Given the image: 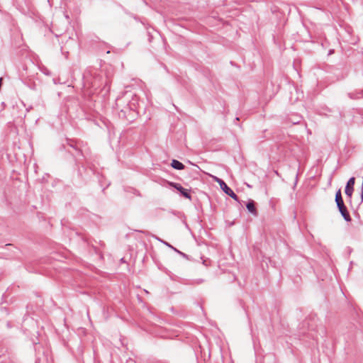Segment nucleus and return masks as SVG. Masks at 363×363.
Returning <instances> with one entry per match:
<instances>
[{
  "instance_id": "1",
  "label": "nucleus",
  "mask_w": 363,
  "mask_h": 363,
  "mask_svg": "<svg viewBox=\"0 0 363 363\" xmlns=\"http://www.w3.org/2000/svg\"><path fill=\"white\" fill-rule=\"evenodd\" d=\"M84 86L91 89L92 94L102 92L103 96H106L110 91V85L104 77L94 68H87L82 75Z\"/></svg>"
},
{
  "instance_id": "2",
  "label": "nucleus",
  "mask_w": 363,
  "mask_h": 363,
  "mask_svg": "<svg viewBox=\"0 0 363 363\" xmlns=\"http://www.w3.org/2000/svg\"><path fill=\"white\" fill-rule=\"evenodd\" d=\"M138 103V97L130 91H125L122 96L116 100V107L120 118L126 119L128 121L133 120L136 116L135 109Z\"/></svg>"
},
{
  "instance_id": "3",
  "label": "nucleus",
  "mask_w": 363,
  "mask_h": 363,
  "mask_svg": "<svg viewBox=\"0 0 363 363\" xmlns=\"http://www.w3.org/2000/svg\"><path fill=\"white\" fill-rule=\"evenodd\" d=\"M335 202L340 213L346 221H350L351 217L348 213L346 206L344 204L341 194V190L339 189L335 194Z\"/></svg>"
},
{
  "instance_id": "4",
  "label": "nucleus",
  "mask_w": 363,
  "mask_h": 363,
  "mask_svg": "<svg viewBox=\"0 0 363 363\" xmlns=\"http://www.w3.org/2000/svg\"><path fill=\"white\" fill-rule=\"evenodd\" d=\"M218 182L220 184V186L221 189L223 190V191L230 196L232 199H233L235 201L238 200V196L234 193V191L221 179H218Z\"/></svg>"
},
{
  "instance_id": "5",
  "label": "nucleus",
  "mask_w": 363,
  "mask_h": 363,
  "mask_svg": "<svg viewBox=\"0 0 363 363\" xmlns=\"http://www.w3.org/2000/svg\"><path fill=\"white\" fill-rule=\"evenodd\" d=\"M171 185L172 186H174L177 190H178L183 196H184L185 198H186V199H188L189 200L191 199V194L189 193V190L182 187V186L180 184H178V183H171Z\"/></svg>"
},
{
  "instance_id": "6",
  "label": "nucleus",
  "mask_w": 363,
  "mask_h": 363,
  "mask_svg": "<svg viewBox=\"0 0 363 363\" xmlns=\"http://www.w3.org/2000/svg\"><path fill=\"white\" fill-rule=\"evenodd\" d=\"M354 182H355V179H354V177H351V178L348 180V182H347V185H346V186H345V194H346L348 196H350V197H351V196H352V193H353V191H354V188H353V186H354Z\"/></svg>"
},
{
  "instance_id": "7",
  "label": "nucleus",
  "mask_w": 363,
  "mask_h": 363,
  "mask_svg": "<svg viewBox=\"0 0 363 363\" xmlns=\"http://www.w3.org/2000/svg\"><path fill=\"white\" fill-rule=\"evenodd\" d=\"M87 168L93 174H95L94 165L91 164L89 161L86 158V164H82L81 167L79 168V174L82 175V170L86 171Z\"/></svg>"
},
{
  "instance_id": "8",
  "label": "nucleus",
  "mask_w": 363,
  "mask_h": 363,
  "mask_svg": "<svg viewBox=\"0 0 363 363\" xmlns=\"http://www.w3.org/2000/svg\"><path fill=\"white\" fill-rule=\"evenodd\" d=\"M171 166L174 169H178V170H182V169H184V165L182 162H180L179 161H178L177 160H172Z\"/></svg>"
},
{
  "instance_id": "9",
  "label": "nucleus",
  "mask_w": 363,
  "mask_h": 363,
  "mask_svg": "<svg viewBox=\"0 0 363 363\" xmlns=\"http://www.w3.org/2000/svg\"><path fill=\"white\" fill-rule=\"evenodd\" d=\"M72 104H77V100L74 99V97H69L67 99L66 102V106L68 109V111H70L71 109H74V106H72Z\"/></svg>"
},
{
  "instance_id": "10",
  "label": "nucleus",
  "mask_w": 363,
  "mask_h": 363,
  "mask_svg": "<svg viewBox=\"0 0 363 363\" xmlns=\"http://www.w3.org/2000/svg\"><path fill=\"white\" fill-rule=\"evenodd\" d=\"M247 210L254 215H257V210L255 208L253 201L248 202L246 205Z\"/></svg>"
},
{
  "instance_id": "11",
  "label": "nucleus",
  "mask_w": 363,
  "mask_h": 363,
  "mask_svg": "<svg viewBox=\"0 0 363 363\" xmlns=\"http://www.w3.org/2000/svg\"><path fill=\"white\" fill-rule=\"evenodd\" d=\"M39 69L45 75L49 76V75L51 74L50 71L46 67H45L44 65L40 66L39 67Z\"/></svg>"
},
{
  "instance_id": "12",
  "label": "nucleus",
  "mask_w": 363,
  "mask_h": 363,
  "mask_svg": "<svg viewBox=\"0 0 363 363\" xmlns=\"http://www.w3.org/2000/svg\"><path fill=\"white\" fill-rule=\"evenodd\" d=\"M125 190V191H128V192H130V193H133V194H134L135 195H138V196L140 195L138 191L136 189H133L132 187H128Z\"/></svg>"
},
{
  "instance_id": "13",
  "label": "nucleus",
  "mask_w": 363,
  "mask_h": 363,
  "mask_svg": "<svg viewBox=\"0 0 363 363\" xmlns=\"http://www.w3.org/2000/svg\"><path fill=\"white\" fill-rule=\"evenodd\" d=\"M147 35L149 42H151L152 39L153 38V35L152 31H150V30H147Z\"/></svg>"
},
{
  "instance_id": "14",
  "label": "nucleus",
  "mask_w": 363,
  "mask_h": 363,
  "mask_svg": "<svg viewBox=\"0 0 363 363\" xmlns=\"http://www.w3.org/2000/svg\"><path fill=\"white\" fill-rule=\"evenodd\" d=\"M52 81H53V83H54L55 84H58V83H60V82L58 81V79H55V78H54V79H52Z\"/></svg>"
},
{
  "instance_id": "15",
  "label": "nucleus",
  "mask_w": 363,
  "mask_h": 363,
  "mask_svg": "<svg viewBox=\"0 0 363 363\" xmlns=\"http://www.w3.org/2000/svg\"><path fill=\"white\" fill-rule=\"evenodd\" d=\"M40 361H41L40 358V357H37L36 359H35V363H40Z\"/></svg>"
},
{
  "instance_id": "16",
  "label": "nucleus",
  "mask_w": 363,
  "mask_h": 363,
  "mask_svg": "<svg viewBox=\"0 0 363 363\" xmlns=\"http://www.w3.org/2000/svg\"><path fill=\"white\" fill-rule=\"evenodd\" d=\"M137 298H138V301L143 302V300H142L141 297L139 295L137 296Z\"/></svg>"
},
{
  "instance_id": "17",
  "label": "nucleus",
  "mask_w": 363,
  "mask_h": 363,
  "mask_svg": "<svg viewBox=\"0 0 363 363\" xmlns=\"http://www.w3.org/2000/svg\"><path fill=\"white\" fill-rule=\"evenodd\" d=\"M70 146L74 149L77 150V147L72 143L70 144Z\"/></svg>"
},
{
  "instance_id": "18",
  "label": "nucleus",
  "mask_w": 363,
  "mask_h": 363,
  "mask_svg": "<svg viewBox=\"0 0 363 363\" xmlns=\"http://www.w3.org/2000/svg\"><path fill=\"white\" fill-rule=\"evenodd\" d=\"M160 242H163L164 244L167 245H169L166 242H163L162 240H160Z\"/></svg>"
},
{
  "instance_id": "19",
  "label": "nucleus",
  "mask_w": 363,
  "mask_h": 363,
  "mask_svg": "<svg viewBox=\"0 0 363 363\" xmlns=\"http://www.w3.org/2000/svg\"><path fill=\"white\" fill-rule=\"evenodd\" d=\"M121 262H125V259H124V258H121Z\"/></svg>"
},
{
  "instance_id": "20",
  "label": "nucleus",
  "mask_w": 363,
  "mask_h": 363,
  "mask_svg": "<svg viewBox=\"0 0 363 363\" xmlns=\"http://www.w3.org/2000/svg\"><path fill=\"white\" fill-rule=\"evenodd\" d=\"M144 292H145V294H148V291H147V290H145V289H144Z\"/></svg>"
},
{
  "instance_id": "21",
  "label": "nucleus",
  "mask_w": 363,
  "mask_h": 363,
  "mask_svg": "<svg viewBox=\"0 0 363 363\" xmlns=\"http://www.w3.org/2000/svg\"><path fill=\"white\" fill-rule=\"evenodd\" d=\"M155 238H156V240H159V238L158 237L155 236Z\"/></svg>"
},
{
  "instance_id": "22",
  "label": "nucleus",
  "mask_w": 363,
  "mask_h": 363,
  "mask_svg": "<svg viewBox=\"0 0 363 363\" xmlns=\"http://www.w3.org/2000/svg\"><path fill=\"white\" fill-rule=\"evenodd\" d=\"M362 196V201H363V196Z\"/></svg>"
}]
</instances>
